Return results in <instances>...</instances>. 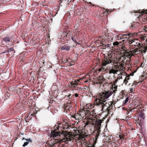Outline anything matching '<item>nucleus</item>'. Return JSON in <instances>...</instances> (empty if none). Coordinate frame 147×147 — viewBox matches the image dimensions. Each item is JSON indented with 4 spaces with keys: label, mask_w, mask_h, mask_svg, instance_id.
Listing matches in <instances>:
<instances>
[{
    "label": "nucleus",
    "mask_w": 147,
    "mask_h": 147,
    "mask_svg": "<svg viewBox=\"0 0 147 147\" xmlns=\"http://www.w3.org/2000/svg\"><path fill=\"white\" fill-rule=\"evenodd\" d=\"M96 114L97 116L95 117L90 116L86 118L88 121L86 122V125H87L90 124L94 126L96 130H97V132L95 135L96 139L95 140L93 141V143L92 144L88 145V146L86 147H95L94 146L96 143L97 139L100 132V129L101 123L103 120L102 119H100V118L99 117V114L97 113Z\"/></svg>",
    "instance_id": "f257e3e1"
},
{
    "label": "nucleus",
    "mask_w": 147,
    "mask_h": 147,
    "mask_svg": "<svg viewBox=\"0 0 147 147\" xmlns=\"http://www.w3.org/2000/svg\"><path fill=\"white\" fill-rule=\"evenodd\" d=\"M68 137L67 136H65V138H60L59 140L56 141L55 140L52 141L51 142L52 144L53 147H65V143L67 142L71 141L73 140L74 138V136L71 134L70 133H68Z\"/></svg>",
    "instance_id": "f03ea898"
},
{
    "label": "nucleus",
    "mask_w": 147,
    "mask_h": 147,
    "mask_svg": "<svg viewBox=\"0 0 147 147\" xmlns=\"http://www.w3.org/2000/svg\"><path fill=\"white\" fill-rule=\"evenodd\" d=\"M78 114L79 119H85L90 116H97L96 112L95 109H93L91 112H87L84 111L83 110V109H80V110L78 112Z\"/></svg>",
    "instance_id": "7ed1b4c3"
},
{
    "label": "nucleus",
    "mask_w": 147,
    "mask_h": 147,
    "mask_svg": "<svg viewBox=\"0 0 147 147\" xmlns=\"http://www.w3.org/2000/svg\"><path fill=\"white\" fill-rule=\"evenodd\" d=\"M112 94L113 92L111 90L107 91L104 90L103 92L99 93L98 96V98L96 99L94 102V103H95V102L99 101H103V102H105Z\"/></svg>",
    "instance_id": "20e7f679"
},
{
    "label": "nucleus",
    "mask_w": 147,
    "mask_h": 147,
    "mask_svg": "<svg viewBox=\"0 0 147 147\" xmlns=\"http://www.w3.org/2000/svg\"><path fill=\"white\" fill-rule=\"evenodd\" d=\"M67 133V134H65V132L64 131H62V132L58 131H57V129H55L54 130H53L51 131V136L52 137H53L54 139H56V138H57L58 140H59V138H65V136H67L68 135V133ZM70 134L71 133H70ZM68 137V136H67Z\"/></svg>",
    "instance_id": "39448f33"
},
{
    "label": "nucleus",
    "mask_w": 147,
    "mask_h": 147,
    "mask_svg": "<svg viewBox=\"0 0 147 147\" xmlns=\"http://www.w3.org/2000/svg\"><path fill=\"white\" fill-rule=\"evenodd\" d=\"M84 79V78H79L78 79L73 80L71 82L68 83V87L74 89L78 87V85L80 84L81 83V81Z\"/></svg>",
    "instance_id": "423d86ee"
},
{
    "label": "nucleus",
    "mask_w": 147,
    "mask_h": 147,
    "mask_svg": "<svg viewBox=\"0 0 147 147\" xmlns=\"http://www.w3.org/2000/svg\"><path fill=\"white\" fill-rule=\"evenodd\" d=\"M96 105V106H101L102 111H107L108 113L109 112V107L110 104L106 102H103V101H99V102H95Z\"/></svg>",
    "instance_id": "0eeeda50"
},
{
    "label": "nucleus",
    "mask_w": 147,
    "mask_h": 147,
    "mask_svg": "<svg viewBox=\"0 0 147 147\" xmlns=\"http://www.w3.org/2000/svg\"><path fill=\"white\" fill-rule=\"evenodd\" d=\"M112 60H111L108 58H105L101 62V67L98 69V71L99 72L101 71H107V69L104 67L107 64L111 63Z\"/></svg>",
    "instance_id": "6e6552de"
},
{
    "label": "nucleus",
    "mask_w": 147,
    "mask_h": 147,
    "mask_svg": "<svg viewBox=\"0 0 147 147\" xmlns=\"http://www.w3.org/2000/svg\"><path fill=\"white\" fill-rule=\"evenodd\" d=\"M142 107V105H140L133 109L129 108L127 110L126 113L128 115V116H129L132 114L135 111H136V113H138L140 111L139 109H141Z\"/></svg>",
    "instance_id": "1a4fd4ad"
},
{
    "label": "nucleus",
    "mask_w": 147,
    "mask_h": 147,
    "mask_svg": "<svg viewBox=\"0 0 147 147\" xmlns=\"http://www.w3.org/2000/svg\"><path fill=\"white\" fill-rule=\"evenodd\" d=\"M138 49H135L134 50L130 51L129 52H124L123 53V57L125 58V60L126 58V57L129 58L132 56H134L135 55H136V53L137 52Z\"/></svg>",
    "instance_id": "9d476101"
},
{
    "label": "nucleus",
    "mask_w": 147,
    "mask_h": 147,
    "mask_svg": "<svg viewBox=\"0 0 147 147\" xmlns=\"http://www.w3.org/2000/svg\"><path fill=\"white\" fill-rule=\"evenodd\" d=\"M95 106L94 104H92L90 103L87 104L85 106H84L82 108L83 110L84 111L87 112H91L90 109L94 108Z\"/></svg>",
    "instance_id": "9b49d317"
},
{
    "label": "nucleus",
    "mask_w": 147,
    "mask_h": 147,
    "mask_svg": "<svg viewBox=\"0 0 147 147\" xmlns=\"http://www.w3.org/2000/svg\"><path fill=\"white\" fill-rule=\"evenodd\" d=\"M11 39V37L8 35H7L6 36L3 37L2 38V43L3 45L7 44L8 43L12 41Z\"/></svg>",
    "instance_id": "f8f14e48"
},
{
    "label": "nucleus",
    "mask_w": 147,
    "mask_h": 147,
    "mask_svg": "<svg viewBox=\"0 0 147 147\" xmlns=\"http://www.w3.org/2000/svg\"><path fill=\"white\" fill-rule=\"evenodd\" d=\"M72 104L71 100H69L68 102L65 104H64V112H67V110H70V108L72 107Z\"/></svg>",
    "instance_id": "ddd939ff"
},
{
    "label": "nucleus",
    "mask_w": 147,
    "mask_h": 147,
    "mask_svg": "<svg viewBox=\"0 0 147 147\" xmlns=\"http://www.w3.org/2000/svg\"><path fill=\"white\" fill-rule=\"evenodd\" d=\"M130 44H133L132 45H133L137 47L135 49H138V50L137 51V52L142 47V45H141L140 42H135L131 40L130 41Z\"/></svg>",
    "instance_id": "4468645a"
},
{
    "label": "nucleus",
    "mask_w": 147,
    "mask_h": 147,
    "mask_svg": "<svg viewBox=\"0 0 147 147\" xmlns=\"http://www.w3.org/2000/svg\"><path fill=\"white\" fill-rule=\"evenodd\" d=\"M140 26V24L138 22H134L131 25L130 28L132 30H135Z\"/></svg>",
    "instance_id": "2eb2a0df"
},
{
    "label": "nucleus",
    "mask_w": 147,
    "mask_h": 147,
    "mask_svg": "<svg viewBox=\"0 0 147 147\" xmlns=\"http://www.w3.org/2000/svg\"><path fill=\"white\" fill-rule=\"evenodd\" d=\"M60 48L61 50H65L69 51L70 49V46L67 44H65L61 46Z\"/></svg>",
    "instance_id": "dca6fc26"
},
{
    "label": "nucleus",
    "mask_w": 147,
    "mask_h": 147,
    "mask_svg": "<svg viewBox=\"0 0 147 147\" xmlns=\"http://www.w3.org/2000/svg\"><path fill=\"white\" fill-rule=\"evenodd\" d=\"M73 32L72 30H69L67 33L66 35V37L67 38V39L69 40L71 39V38H72Z\"/></svg>",
    "instance_id": "f3484780"
},
{
    "label": "nucleus",
    "mask_w": 147,
    "mask_h": 147,
    "mask_svg": "<svg viewBox=\"0 0 147 147\" xmlns=\"http://www.w3.org/2000/svg\"><path fill=\"white\" fill-rule=\"evenodd\" d=\"M117 72V70L116 68L115 67V66L114 67H112L111 69L109 70V73L110 74H116Z\"/></svg>",
    "instance_id": "a211bd4d"
},
{
    "label": "nucleus",
    "mask_w": 147,
    "mask_h": 147,
    "mask_svg": "<svg viewBox=\"0 0 147 147\" xmlns=\"http://www.w3.org/2000/svg\"><path fill=\"white\" fill-rule=\"evenodd\" d=\"M129 34H125L123 35H119L118 36L119 37H120L121 39H128L129 38Z\"/></svg>",
    "instance_id": "6ab92c4d"
},
{
    "label": "nucleus",
    "mask_w": 147,
    "mask_h": 147,
    "mask_svg": "<svg viewBox=\"0 0 147 147\" xmlns=\"http://www.w3.org/2000/svg\"><path fill=\"white\" fill-rule=\"evenodd\" d=\"M60 127H61L64 129H67L69 127V124L68 123H66V122L64 121L62 125V126H60Z\"/></svg>",
    "instance_id": "aec40b11"
},
{
    "label": "nucleus",
    "mask_w": 147,
    "mask_h": 147,
    "mask_svg": "<svg viewBox=\"0 0 147 147\" xmlns=\"http://www.w3.org/2000/svg\"><path fill=\"white\" fill-rule=\"evenodd\" d=\"M99 42H98V43H100V46H102V47L104 48L105 47V48H106V47H109L111 45V44H107L106 45L101 42L100 41H99Z\"/></svg>",
    "instance_id": "412c9836"
},
{
    "label": "nucleus",
    "mask_w": 147,
    "mask_h": 147,
    "mask_svg": "<svg viewBox=\"0 0 147 147\" xmlns=\"http://www.w3.org/2000/svg\"><path fill=\"white\" fill-rule=\"evenodd\" d=\"M127 75L126 76V77L123 81V83L125 84H126L128 82V80H129V76L127 74H126Z\"/></svg>",
    "instance_id": "4be33fe9"
},
{
    "label": "nucleus",
    "mask_w": 147,
    "mask_h": 147,
    "mask_svg": "<svg viewBox=\"0 0 147 147\" xmlns=\"http://www.w3.org/2000/svg\"><path fill=\"white\" fill-rule=\"evenodd\" d=\"M137 35V33H134L132 34L131 33H129V38H132L134 39L135 38V37Z\"/></svg>",
    "instance_id": "5701e85b"
},
{
    "label": "nucleus",
    "mask_w": 147,
    "mask_h": 147,
    "mask_svg": "<svg viewBox=\"0 0 147 147\" xmlns=\"http://www.w3.org/2000/svg\"><path fill=\"white\" fill-rule=\"evenodd\" d=\"M129 98L127 97L123 101V105L124 106L125 105H127L129 103Z\"/></svg>",
    "instance_id": "b1692460"
},
{
    "label": "nucleus",
    "mask_w": 147,
    "mask_h": 147,
    "mask_svg": "<svg viewBox=\"0 0 147 147\" xmlns=\"http://www.w3.org/2000/svg\"><path fill=\"white\" fill-rule=\"evenodd\" d=\"M121 42L119 43L117 41L114 42L113 43V45L114 47H118L121 45Z\"/></svg>",
    "instance_id": "393cba45"
},
{
    "label": "nucleus",
    "mask_w": 147,
    "mask_h": 147,
    "mask_svg": "<svg viewBox=\"0 0 147 147\" xmlns=\"http://www.w3.org/2000/svg\"><path fill=\"white\" fill-rule=\"evenodd\" d=\"M105 80V79L103 78L100 76L98 78V81L99 82L98 83L101 84L102 83V81H104Z\"/></svg>",
    "instance_id": "a878e982"
},
{
    "label": "nucleus",
    "mask_w": 147,
    "mask_h": 147,
    "mask_svg": "<svg viewBox=\"0 0 147 147\" xmlns=\"http://www.w3.org/2000/svg\"><path fill=\"white\" fill-rule=\"evenodd\" d=\"M115 67L116 68L117 71H122L123 69V67L122 66H119L117 65H115Z\"/></svg>",
    "instance_id": "bb28decb"
},
{
    "label": "nucleus",
    "mask_w": 147,
    "mask_h": 147,
    "mask_svg": "<svg viewBox=\"0 0 147 147\" xmlns=\"http://www.w3.org/2000/svg\"><path fill=\"white\" fill-rule=\"evenodd\" d=\"M113 88L112 90H112L113 93H115L117 91V86H115V85L114 87H113Z\"/></svg>",
    "instance_id": "cd10ccee"
},
{
    "label": "nucleus",
    "mask_w": 147,
    "mask_h": 147,
    "mask_svg": "<svg viewBox=\"0 0 147 147\" xmlns=\"http://www.w3.org/2000/svg\"><path fill=\"white\" fill-rule=\"evenodd\" d=\"M111 136H108L106 137L105 138V141L108 143H109L111 142Z\"/></svg>",
    "instance_id": "c85d7f7f"
},
{
    "label": "nucleus",
    "mask_w": 147,
    "mask_h": 147,
    "mask_svg": "<svg viewBox=\"0 0 147 147\" xmlns=\"http://www.w3.org/2000/svg\"><path fill=\"white\" fill-rule=\"evenodd\" d=\"M110 103L111 104L109 105V111L113 109V106H115V104L114 103L113 101L112 102H111Z\"/></svg>",
    "instance_id": "c756f323"
},
{
    "label": "nucleus",
    "mask_w": 147,
    "mask_h": 147,
    "mask_svg": "<svg viewBox=\"0 0 147 147\" xmlns=\"http://www.w3.org/2000/svg\"><path fill=\"white\" fill-rule=\"evenodd\" d=\"M71 117H72L75 119L76 120L79 119L78 117V113L76 114L72 115Z\"/></svg>",
    "instance_id": "7c9ffc66"
},
{
    "label": "nucleus",
    "mask_w": 147,
    "mask_h": 147,
    "mask_svg": "<svg viewBox=\"0 0 147 147\" xmlns=\"http://www.w3.org/2000/svg\"><path fill=\"white\" fill-rule=\"evenodd\" d=\"M142 50L141 51L142 53H145L146 51V50H147V43L146 44V47H144L143 49H140V50Z\"/></svg>",
    "instance_id": "2f4dec72"
},
{
    "label": "nucleus",
    "mask_w": 147,
    "mask_h": 147,
    "mask_svg": "<svg viewBox=\"0 0 147 147\" xmlns=\"http://www.w3.org/2000/svg\"><path fill=\"white\" fill-rule=\"evenodd\" d=\"M119 137L120 139L122 141L124 139L125 137V136L122 134H120L119 135Z\"/></svg>",
    "instance_id": "473e14b6"
},
{
    "label": "nucleus",
    "mask_w": 147,
    "mask_h": 147,
    "mask_svg": "<svg viewBox=\"0 0 147 147\" xmlns=\"http://www.w3.org/2000/svg\"><path fill=\"white\" fill-rule=\"evenodd\" d=\"M137 47L133 45H130V51L134 50Z\"/></svg>",
    "instance_id": "72a5a7b5"
},
{
    "label": "nucleus",
    "mask_w": 147,
    "mask_h": 147,
    "mask_svg": "<svg viewBox=\"0 0 147 147\" xmlns=\"http://www.w3.org/2000/svg\"><path fill=\"white\" fill-rule=\"evenodd\" d=\"M30 141L32 142V141L30 140V139H29L28 140V141H27L26 142H25L24 144L23 145V147H25V146L27 145Z\"/></svg>",
    "instance_id": "f704fd0d"
},
{
    "label": "nucleus",
    "mask_w": 147,
    "mask_h": 147,
    "mask_svg": "<svg viewBox=\"0 0 147 147\" xmlns=\"http://www.w3.org/2000/svg\"><path fill=\"white\" fill-rule=\"evenodd\" d=\"M77 37L76 36H72V38H71V39L74 41V42L76 43H77V40L76 39V37Z\"/></svg>",
    "instance_id": "c9c22d12"
},
{
    "label": "nucleus",
    "mask_w": 147,
    "mask_h": 147,
    "mask_svg": "<svg viewBox=\"0 0 147 147\" xmlns=\"http://www.w3.org/2000/svg\"><path fill=\"white\" fill-rule=\"evenodd\" d=\"M107 14H106V16L107 15H108L111 12L113 11V10H112V9H107Z\"/></svg>",
    "instance_id": "e433bc0d"
},
{
    "label": "nucleus",
    "mask_w": 147,
    "mask_h": 147,
    "mask_svg": "<svg viewBox=\"0 0 147 147\" xmlns=\"http://www.w3.org/2000/svg\"><path fill=\"white\" fill-rule=\"evenodd\" d=\"M52 145V144L51 142L50 143L47 144V145H46L45 147H53Z\"/></svg>",
    "instance_id": "4c0bfd02"
},
{
    "label": "nucleus",
    "mask_w": 147,
    "mask_h": 147,
    "mask_svg": "<svg viewBox=\"0 0 147 147\" xmlns=\"http://www.w3.org/2000/svg\"><path fill=\"white\" fill-rule=\"evenodd\" d=\"M121 49H122V50L124 52H126L127 51V49L124 46L122 47L121 48Z\"/></svg>",
    "instance_id": "58836bf2"
},
{
    "label": "nucleus",
    "mask_w": 147,
    "mask_h": 147,
    "mask_svg": "<svg viewBox=\"0 0 147 147\" xmlns=\"http://www.w3.org/2000/svg\"><path fill=\"white\" fill-rule=\"evenodd\" d=\"M14 51V49L13 48L11 47L9 49H8L7 50V52H9L13 51Z\"/></svg>",
    "instance_id": "ea45409f"
},
{
    "label": "nucleus",
    "mask_w": 147,
    "mask_h": 147,
    "mask_svg": "<svg viewBox=\"0 0 147 147\" xmlns=\"http://www.w3.org/2000/svg\"><path fill=\"white\" fill-rule=\"evenodd\" d=\"M132 40L134 42H140V41H139L138 40L135 39L134 38H132V40Z\"/></svg>",
    "instance_id": "a19ab883"
},
{
    "label": "nucleus",
    "mask_w": 147,
    "mask_h": 147,
    "mask_svg": "<svg viewBox=\"0 0 147 147\" xmlns=\"http://www.w3.org/2000/svg\"><path fill=\"white\" fill-rule=\"evenodd\" d=\"M143 114L142 113H141L140 114H139V117H138V121H139V118L140 117L141 118H142V117L143 118Z\"/></svg>",
    "instance_id": "79ce46f5"
},
{
    "label": "nucleus",
    "mask_w": 147,
    "mask_h": 147,
    "mask_svg": "<svg viewBox=\"0 0 147 147\" xmlns=\"http://www.w3.org/2000/svg\"><path fill=\"white\" fill-rule=\"evenodd\" d=\"M141 77L142 78V79L144 80L145 79L147 78V76H146L144 74Z\"/></svg>",
    "instance_id": "37998d69"
},
{
    "label": "nucleus",
    "mask_w": 147,
    "mask_h": 147,
    "mask_svg": "<svg viewBox=\"0 0 147 147\" xmlns=\"http://www.w3.org/2000/svg\"><path fill=\"white\" fill-rule=\"evenodd\" d=\"M105 36H106L107 38L108 39H110L111 38V36L109 35L108 34H105Z\"/></svg>",
    "instance_id": "c03bdc74"
},
{
    "label": "nucleus",
    "mask_w": 147,
    "mask_h": 147,
    "mask_svg": "<svg viewBox=\"0 0 147 147\" xmlns=\"http://www.w3.org/2000/svg\"><path fill=\"white\" fill-rule=\"evenodd\" d=\"M85 3L86 4H88V5H89L90 4V5H92L93 6H94V5L92 4V3L91 2H87L86 1L85 2Z\"/></svg>",
    "instance_id": "a18cd8bd"
},
{
    "label": "nucleus",
    "mask_w": 147,
    "mask_h": 147,
    "mask_svg": "<svg viewBox=\"0 0 147 147\" xmlns=\"http://www.w3.org/2000/svg\"><path fill=\"white\" fill-rule=\"evenodd\" d=\"M138 83L136 82H134V83H133V85H132V86H134V87H135L137 85Z\"/></svg>",
    "instance_id": "49530a36"
},
{
    "label": "nucleus",
    "mask_w": 147,
    "mask_h": 147,
    "mask_svg": "<svg viewBox=\"0 0 147 147\" xmlns=\"http://www.w3.org/2000/svg\"><path fill=\"white\" fill-rule=\"evenodd\" d=\"M105 11H103V13L105 14L106 15V14H107V10L106 9H105Z\"/></svg>",
    "instance_id": "de8ad7c7"
},
{
    "label": "nucleus",
    "mask_w": 147,
    "mask_h": 147,
    "mask_svg": "<svg viewBox=\"0 0 147 147\" xmlns=\"http://www.w3.org/2000/svg\"><path fill=\"white\" fill-rule=\"evenodd\" d=\"M74 61H71V63H70V64L71 65H74Z\"/></svg>",
    "instance_id": "09e8293b"
},
{
    "label": "nucleus",
    "mask_w": 147,
    "mask_h": 147,
    "mask_svg": "<svg viewBox=\"0 0 147 147\" xmlns=\"http://www.w3.org/2000/svg\"><path fill=\"white\" fill-rule=\"evenodd\" d=\"M71 94H69L67 96V97L68 99H70V96H71Z\"/></svg>",
    "instance_id": "8fccbe9b"
},
{
    "label": "nucleus",
    "mask_w": 147,
    "mask_h": 147,
    "mask_svg": "<svg viewBox=\"0 0 147 147\" xmlns=\"http://www.w3.org/2000/svg\"><path fill=\"white\" fill-rule=\"evenodd\" d=\"M74 95L76 97H79V94H78L76 93Z\"/></svg>",
    "instance_id": "3c124183"
},
{
    "label": "nucleus",
    "mask_w": 147,
    "mask_h": 147,
    "mask_svg": "<svg viewBox=\"0 0 147 147\" xmlns=\"http://www.w3.org/2000/svg\"><path fill=\"white\" fill-rule=\"evenodd\" d=\"M134 75V72H133L132 73H131V74H130L129 75V76H133Z\"/></svg>",
    "instance_id": "603ef678"
},
{
    "label": "nucleus",
    "mask_w": 147,
    "mask_h": 147,
    "mask_svg": "<svg viewBox=\"0 0 147 147\" xmlns=\"http://www.w3.org/2000/svg\"><path fill=\"white\" fill-rule=\"evenodd\" d=\"M131 118V116H130V117H127H127H126V119H129L130 118Z\"/></svg>",
    "instance_id": "864d4df0"
},
{
    "label": "nucleus",
    "mask_w": 147,
    "mask_h": 147,
    "mask_svg": "<svg viewBox=\"0 0 147 147\" xmlns=\"http://www.w3.org/2000/svg\"><path fill=\"white\" fill-rule=\"evenodd\" d=\"M130 92H133V89L132 88H131L130 89Z\"/></svg>",
    "instance_id": "5fc2aeb1"
},
{
    "label": "nucleus",
    "mask_w": 147,
    "mask_h": 147,
    "mask_svg": "<svg viewBox=\"0 0 147 147\" xmlns=\"http://www.w3.org/2000/svg\"><path fill=\"white\" fill-rule=\"evenodd\" d=\"M144 75H145L146 76H147V73H144Z\"/></svg>",
    "instance_id": "6e6d98bb"
},
{
    "label": "nucleus",
    "mask_w": 147,
    "mask_h": 147,
    "mask_svg": "<svg viewBox=\"0 0 147 147\" xmlns=\"http://www.w3.org/2000/svg\"><path fill=\"white\" fill-rule=\"evenodd\" d=\"M119 36V35L117 37V39L118 40H119V39H121L120 38V37H118V36Z\"/></svg>",
    "instance_id": "4d7b16f0"
},
{
    "label": "nucleus",
    "mask_w": 147,
    "mask_h": 147,
    "mask_svg": "<svg viewBox=\"0 0 147 147\" xmlns=\"http://www.w3.org/2000/svg\"><path fill=\"white\" fill-rule=\"evenodd\" d=\"M85 139V138L84 137H82V140H83V139Z\"/></svg>",
    "instance_id": "13d9d810"
},
{
    "label": "nucleus",
    "mask_w": 147,
    "mask_h": 147,
    "mask_svg": "<svg viewBox=\"0 0 147 147\" xmlns=\"http://www.w3.org/2000/svg\"><path fill=\"white\" fill-rule=\"evenodd\" d=\"M144 13V11H142L141 13L142 14H143Z\"/></svg>",
    "instance_id": "bf43d9fd"
},
{
    "label": "nucleus",
    "mask_w": 147,
    "mask_h": 147,
    "mask_svg": "<svg viewBox=\"0 0 147 147\" xmlns=\"http://www.w3.org/2000/svg\"><path fill=\"white\" fill-rule=\"evenodd\" d=\"M125 40H123L122 41L123 42H124L125 41Z\"/></svg>",
    "instance_id": "052dcab7"
},
{
    "label": "nucleus",
    "mask_w": 147,
    "mask_h": 147,
    "mask_svg": "<svg viewBox=\"0 0 147 147\" xmlns=\"http://www.w3.org/2000/svg\"><path fill=\"white\" fill-rule=\"evenodd\" d=\"M88 82V80L84 82Z\"/></svg>",
    "instance_id": "680f3d73"
},
{
    "label": "nucleus",
    "mask_w": 147,
    "mask_h": 147,
    "mask_svg": "<svg viewBox=\"0 0 147 147\" xmlns=\"http://www.w3.org/2000/svg\"><path fill=\"white\" fill-rule=\"evenodd\" d=\"M59 128H57V129H59Z\"/></svg>",
    "instance_id": "e2e57ef3"
},
{
    "label": "nucleus",
    "mask_w": 147,
    "mask_h": 147,
    "mask_svg": "<svg viewBox=\"0 0 147 147\" xmlns=\"http://www.w3.org/2000/svg\"><path fill=\"white\" fill-rule=\"evenodd\" d=\"M145 11L146 12L147 11V9L146 10H145Z\"/></svg>",
    "instance_id": "0e129e2a"
},
{
    "label": "nucleus",
    "mask_w": 147,
    "mask_h": 147,
    "mask_svg": "<svg viewBox=\"0 0 147 147\" xmlns=\"http://www.w3.org/2000/svg\"><path fill=\"white\" fill-rule=\"evenodd\" d=\"M24 139V138H23V139H22V140H23Z\"/></svg>",
    "instance_id": "69168bd1"
},
{
    "label": "nucleus",
    "mask_w": 147,
    "mask_h": 147,
    "mask_svg": "<svg viewBox=\"0 0 147 147\" xmlns=\"http://www.w3.org/2000/svg\"><path fill=\"white\" fill-rule=\"evenodd\" d=\"M142 82V81H140V82Z\"/></svg>",
    "instance_id": "338daca9"
},
{
    "label": "nucleus",
    "mask_w": 147,
    "mask_h": 147,
    "mask_svg": "<svg viewBox=\"0 0 147 147\" xmlns=\"http://www.w3.org/2000/svg\"><path fill=\"white\" fill-rule=\"evenodd\" d=\"M115 81H117V80H115Z\"/></svg>",
    "instance_id": "774afa93"
}]
</instances>
